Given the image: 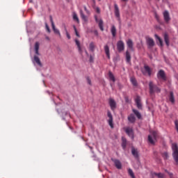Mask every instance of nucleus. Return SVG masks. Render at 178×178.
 Here are the masks:
<instances>
[{
	"instance_id": "obj_1",
	"label": "nucleus",
	"mask_w": 178,
	"mask_h": 178,
	"mask_svg": "<svg viewBox=\"0 0 178 178\" xmlns=\"http://www.w3.org/2000/svg\"><path fill=\"white\" fill-rule=\"evenodd\" d=\"M172 156L176 162L177 165H178V147L177 144L176 143H172Z\"/></svg>"
},
{
	"instance_id": "obj_2",
	"label": "nucleus",
	"mask_w": 178,
	"mask_h": 178,
	"mask_svg": "<svg viewBox=\"0 0 178 178\" xmlns=\"http://www.w3.org/2000/svg\"><path fill=\"white\" fill-rule=\"evenodd\" d=\"M149 88L150 94H154V92H161V88L156 86V85H154L152 81L149 83Z\"/></svg>"
},
{
	"instance_id": "obj_3",
	"label": "nucleus",
	"mask_w": 178,
	"mask_h": 178,
	"mask_svg": "<svg viewBox=\"0 0 178 178\" xmlns=\"http://www.w3.org/2000/svg\"><path fill=\"white\" fill-rule=\"evenodd\" d=\"M142 73L144 76H151V74H152V69H151L149 66L145 65L144 69L142 70Z\"/></svg>"
},
{
	"instance_id": "obj_4",
	"label": "nucleus",
	"mask_w": 178,
	"mask_h": 178,
	"mask_svg": "<svg viewBox=\"0 0 178 178\" xmlns=\"http://www.w3.org/2000/svg\"><path fill=\"white\" fill-rule=\"evenodd\" d=\"M107 117L108 118L107 120L108 126H110L111 129H113V115H112V113H111L110 111H107Z\"/></svg>"
},
{
	"instance_id": "obj_5",
	"label": "nucleus",
	"mask_w": 178,
	"mask_h": 178,
	"mask_svg": "<svg viewBox=\"0 0 178 178\" xmlns=\"http://www.w3.org/2000/svg\"><path fill=\"white\" fill-rule=\"evenodd\" d=\"M157 79H159V80H163V81H166V74L163 70H160L158 72Z\"/></svg>"
},
{
	"instance_id": "obj_6",
	"label": "nucleus",
	"mask_w": 178,
	"mask_h": 178,
	"mask_svg": "<svg viewBox=\"0 0 178 178\" xmlns=\"http://www.w3.org/2000/svg\"><path fill=\"white\" fill-rule=\"evenodd\" d=\"M156 136H157L156 131H153L152 133V135L148 136V141L152 145H154V144H155L154 140H156Z\"/></svg>"
},
{
	"instance_id": "obj_7",
	"label": "nucleus",
	"mask_w": 178,
	"mask_h": 178,
	"mask_svg": "<svg viewBox=\"0 0 178 178\" xmlns=\"http://www.w3.org/2000/svg\"><path fill=\"white\" fill-rule=\"evenodd\" d=\"M117 49L118 52H123L124 51V42L122 40L117 42Z\"/></svg>"
},
{
	"instance_id": "obj_8",
	"label": "nucleus",
	"mask_w": 178,
	"mask_h": 178,
	"mask_svg": "<svg viewBox=\"0 0 178 178\" xmlns=\"http://www.w3.org/2000/svg\"><path fill=\"white\" fill-rule=\"evenodd\" d=\"M126 134L131 137V138H134V131H133V128L131 127H126L124 128Z\"/></svg>"
},
{
	"instance_id": "obj_9",
	"label": "nucleus",
	"mask_w": 178,
	"mask_h": 178,
	"mask_svg": "<svg viewBox=\"0 0 178 178\" xmlns=\"http://www.w3.org/2000/svg\"><path fill=\"white\" fill-rule=\"evenodd\" d=\"M146 42L149 49L153 48L155 46V42L152 38H147Z\"/></svg>"
},
{
	"instance_id": "obj_10",
	"label": "nucleus",
	"mask_w": 178,
	"mask_h": 178,
	"mask_svg": "<svg viewBox=\"0 0 178 178\" xmlns=\"http://www.w3.org/2000/svg\"><path fill=\"white\" fill-rule=\"evenodd\" d=\"M95 20L96 23H98L99 27L102 31H104V21L102 19H98V17L95 15Z\"/></svg>"
},
{
	"instance_id": "obj_11",
	"label": "nucleus",
	"mask_w": 178,
	"mask_h": 178,
	"mask_svg": "<svg viewBox=\"0 0 178 178\" xmlns=\"http://www.w3.org/2000/svg\"><path fill=\"white\" fill-rule=\"evenodd\" d=\"M114 13L115 17L120 20V11L119 10V6L116 3L114 4Z\"/></svg>"
},
{
	"instance_id": "obj_12",
	"label": "nucleus",
	"mask_w": 178,
	"mask_h": 178,
	"mask_svg": "<svg viewBox=\"0 0 178 178\" xmlns=\"http://www.w3.org/2000/svg\"><path fill=\"white\" fill-rule=\"evenodd\" d=\"M163 16L164 17V22H165V23H169V22H170V15L169 14V11L165 10L163 13Z\"/></svg>"
},
{
	"instance_id": "obj_13",
	"label": "nucleus",
	"mask_w": 178,
	"mask_h": 178,
	"mask_svg": "<svg viewBox=\"0 0 178 178\" xmlns=\"http://www.w3.org/2000/svg\"><path fill=\"white\" fill-rule=\"evenodd\" d=\"M108 103L111 106V111H115L116 109V102H115V99L110 98Z\"/></svg>"
},
{
	"instance_id": "obj_14",
	"label": "nucleus",
	"mask_w": 178,
	"mask_h": 178,
	"mask_svg": "<svg viewBox=\"0 0 178 178\" xmlns=\"http://www.w3.org/2000/svg\"><path fill=\"white\" fill-rule=\"evenodd\" d=\"M137 108L138 109H141L143 108V105L141 104V98L140 96H137L136 99H135Z\"/></svg>"
},
{
	"instance_id": "obj_15",
	"label": "nucleus",
	"mask_w": 178,
	"mask_h": 178,
	"mask_svg": "<svg viewBox=\"0 0 178 178\" xmlns=\"http://www.w3.org/2000/svg\"><path fill=\"white\" fill-rule=\"evenodd\" d=\"M127 45L128 48H129V49H131V51H134V44L133 43V40H131V39H129L127 41Z\"/></svg>"
},
{
	"instance_id": "obj_16",
	"label": "nucleus",
	"mask_w": 178,
	"mask_h": 178,
	"mask_svg": "<svg viewBox=\"0 0 178 178\" xmlns=\"http://www.w3.org/2000/svg\"><path fill=\"white\" fill-rule=\"evenodd\" d=\"M113 162L114 163V165L117 169H122V163L118 159H114L113 160Z\"/></svg>"
},
{
	"instance_id": "obj_17",
	"label": "nucleus",
	"mask_w": 178,
	"mask_h": 178,
	"mask_svg": "<svg viewBox=\"0 0 178 178\" xmlns=\"http://www.w3.org/2000/svg\"><path fill=\"white\" fill-rule=\"evenodd\" d=\"M104 52L108 59H111V53L109 51V46H108V44L104 45Z\"/></svg>"
},
{
	"instance_id": "obj_18",
	"label": "nucleus",
	"mask_w": 178,
	"mask_h": 178,
	"mask_svg": "<svg viewBox=\"0 0 178 178\" xmlns=\"http://www.w3.org/2000/svg\"><path fill=\"white\" fill-rule=\"evenodd\" d=\"M51 28L54 34H57V35H58L60 38L62 37V35L60 34V31H59V29H56V27L55 26V24H53V26H51Z\"/></svg>"
},
{
	"instance_id": "obj_19",
	"label": "nucleus",
	"mask_w": 178,
	"mask_h": 178,
	"mask_svg": "<svg viewBox=\"0 0 178 178\" xmlns=\"http://www.w3.org/2000/svg\"><path fill=\"white\" fill-rule=\"evenodd\" d=\"M126 62L127 63H130L131 62V55L129 51H126Z\"/></svg>"
},
{
	"instance_id": "obj_20",
	"label": "nucleus",
	"mask_w": 178,
	"mask_h": 178,
	"mask_svg": "<svg viewBox=\"0 0 178 178\" xmlns=\"http://www.w3.org/2000/svg\"><path fill=\"white\" fill-rule=\"evenodd\" d=\"M33 60L38 65V66H42V63H41V60H40V58L38 56H33Z\"/></svg>"
},
{
	"instance_id": "obj_21",
	"label": "nucleus",
	"mask_w": 178,
	"mask_h": 178,
	"mask_svg": "<svg viewBox=\"0 0 178 178\" xmlns=\"http://www.w3.org/2000/svg\"><path fill=\"white\" fill-rule=\"evenodd\" d=\"M128 120L130 123H134L136 122V116H134V114H130L128 117Z\"/></svg>"
},
{
	"instance_id": "obj_22",
	"label": "nucleus",
	"mask_w": 178,
	"mask_h": 178,
	"mask_svg": "<svg viewBox=\"0 0 178 178\" xmlns=\"http://www.w3.org/2000/svg\"><path fill=\"white\" fill-rule=\"evenodd\" d=\"M75 43H76V45L78 47L79 52L80 54H83V51L81 50V46L80 45V41H79V40H77V39H75Z\"/></svg>"
},
{
	"instance_id": "obj_23",
	"label": "nucleus",
	"mask_w": 178,
	"mask_h": 178,
	"mask_svg": "<svg viewBox=\"0 0 178 178\" xmlns=\"http://www.w3.org/2000/svg\"><path fill=\"white\" fill-rule=\"evenodd\" d=\"M80 15L83 22H87L88 20L87 16L84 15V13H83V10H80Z\"/></svg>"
},
{
	"instance_id": "obj_24",
	"label": "nucleus",
	"mask_w": 178,
	"mask_h": 178,
	"mask_svg": "<svg viewBox=\"0 0 178 178\" xmlns=\"http://www.w3.org/2000/svg\"><path fill=\"white\" fill-rule=\"evenodd\" d=\"M108 77H109L111 81H112L113 83H115V81H116V79H115V76L111 71H109V72H108Z\"/></svg>"
},
{
	"instance_id": "obj_25",
	"label": "nucleus",
	"mask_w": 178,
	"mask_h": 178,
	"mask_svg": "<svg viewBox=\"0 0 178 178\" xmlns=\"http://www.w3.org/2000/svg\"><path fill=\"white\" fill-rule=\"evenodd\" d=\"M122 147L123 149H125L126 145H127V140H126V138L122 137Z\"/></svg>"
},
{
	"instance_id": "obj_26",
	"label": "nucleus",
	"mask_w": 178,
	"mask_h": 178,
	"mask_svg": "<svg viewBox=\"0 0 178 178\" xmlns=\"http://www.w3.org/2000/svg\"><path fill=\"white\" fill-rule=\"evenodd\" d=\"M153 176H156V177H158V178H165V174L162 172H159V173L154 172Z\"/></svg>"
},
{
	"instance_id": "obj_27",
	"label": "nucleus",
	"mask_w": 178,
	"mask_h": 178,
	"mask_svg": "<svg viewBox=\"0 0 178 178\" xmlns=\"http://www.w3.org/2000/svg\"><path fill=\"white\" fill-rule=\"evenodd\" d=\"M132 112H134L138 119H141V113L138 110L133 109Z\"/></svg>"
},
{
	"instance_id": "obj_28",
	"label": "nucleus",
	"mask_w": 178,
	"mask_h": 178,
	"mask_svg": "<svg viewBox=\"0 0 178 178\" xmlns=\"http://www.w3.org/2000/svg\"><path fill=\"white\" fill-rule=\"evenodd\" d=\"M111 32L113 37H116V27L115 26V25H113L111 26Z\"/></svg>"
},
{
	"instance_id": "obj_29",
	"label": "nucleus",
	"mask_w": 178,
	"mask_h": 178,
	"mask_svg": "<svg viewBox=\"0 0 178 178\" xmlns=\"http://www.w3.org/2000/svg\"><path fill=\"white\" fill-rule=\"evenodd\" d=\"M89 51L91 52H94V51H95V44L92 42L89 44Z\"/></svg>"
},
{
	"instance_id": "obj_30",
	"label": "nucleus",
	"mask_w": 178,
	"mask_h": 178,
	"mask_svg": "<svg viewBox=\"0 0 178 178\" xmlns=\"http://www.w3.org/2000/svg\"><path fill=\"white\" fill-rule=\"evenodd\" d=\"M132 155L135 158H138V152H137V149H136L134 147L131 149Z\"/></svg>"
},
{
	"instance_id": "obj_31",
	"label": "nucleus",
	"mask_w": 178,
	"mask_h": 178,
	"mask_svg": "<svg viewBox=\"0 0 178 178\" xmlns=\"http://www.w3.org/2000/svg\"><path fill=\"white\" fill-rule=\"evenodd\" d=\"M154 36H155V38H156V40H158V41L160 44V46L163 47V41L162 40V39L156 34H155Z\"/></svg>"
},
{
	"instance_id": "obj_32",
	"label": "nucleus",
	"mask_w": 178,
	"mask_h": 178,
	"mask_svg": "<svg viewBox=\"0 0 178 178\" xmlns=\"http://www.w3.org/2000/svg\"><path fill=\"white\" fill-rule=\"evenodd\" d=\"M169 99L172 104H175V95L173 94V92H170Z\"/></svg>"
},
{
	"instance_id": "obj_33",
	"label": "nucleus",
	"mask_w": 178,
	"mask_h": 178,
	"mask_svg": "<svg viewBox=\"0 0 178 178\" xmlns=\"http://www.w3.org/2000/svg\"><path fill=\"white\" fill-rule=\"evenodd\" d=\"M164 41L167 47H169V35H168V33L164 34Z\"/></svg>"
},
{
	"instance_id": "obj_34",
	"label": "nucleus",
	"mask_w": 178,
	"mask_h": 178,
	"mask_svg": "<svg viewBox=\"0 0 178 178\" xmlns=\"http://www.w3.org/2000/svg\"><path fill=\"white\" fill-rule=\"evenodd\" d=\"M128 173L131 178H136V176L134 175V172H133V170H131V168L128 170Z\"/></svg>"
},
{
	"instance_id": "obj_35",
	"label": "nucleus",
	"mask_w": 178,
	"mask_h": 178,
	"mask_svg": "<svg viewBox=\"0 0 178 178\" xmlns=\"http://www.w3.org/2000/svg\"><path fill=\"white\" fill-rule=\"evenodd\" d=\"M131 83L133 84V86H137V81L136 80V78L131 77Z\"/></svg>"
},
{
	"instance_id": "obj_36",
	"label": "nucleus",
	"mask_w": 178,
	"mask_h": 178,
	"mask_svg": "<svg viewBox=\"0 0 178 178\" xmlns=\"http://www.w3.org/2000/svg\"><path fill=\"white\" fill-rule=\"evenodd\" d=\"M40 50V42H36L35 43V51Z\"/></svg>"
},
{
	"instance_id": "obj_37",
	"label": "nucleus",
	"mask_w": 178,
	"mask_h": 178,
	"mask_svg": "<svg viewBox=\"0 0 178 178\" xmlns=\"http://www.w3.org/2000/svg\"><path fill=\"white\" fill-rule=\"evenodd\" d=\"M73 19H74V20L77 22V23H79V17H77V14H76V13L73 14Z\"/></svg>"
},
{
	"instance_id": "obj_38",
	"label": "nucleus",
	"mask_w": 178,
	"mask_h": 178,
	"mask_svg": "<svg viewBox=\"0 0 178 178\" xmlns=\"http://www.w3.org/2000/svg\"><path fill=\"white\" fill-rule=\"evenodd\" d=\"M162 156L163 159H168V158H169V154H168V152H165L162 154Z\"/></svg>"
},
{
	"instance_id": "obj_39",
	"label": "nucleus",
	"mask_w": 178,
	"mask_h": 178,
	"mask_svg": "<svg viewBox=\"0 0 178 178\" xmlns=\"http://www.w3.org/2000/svg\"><path fill=\"white\" fill-rule=\"evenodd\" d=\"M45 29H46L47 33H51V29H49V26H48L47 23H45Z\"/></svg>"
},
{
	"instance_id": "obj_40",
	"label": "nucleus",
	"mask_w": 178,
	"mask_h": 178,
	"mask_svg": "<svg viewBox=\"0 0 178 178\" xmlns=\"http://www.w3.org/2000/svg\"><path fill=\"white\" fill-rule=\"evenodd\" d=\"M73 27H74V30L76 37H80V35L79 34V32L77 31V29L76 28V26H74Z\"/></svg>"
},
{
	"instance_id": "obj_41",
	"label": "nucleus",
	"mask_w": 178,
	"mask_h": 178,
	"mask_svg": "<svg viewBox=\"0 0 178 178\" xmlns=\"http://www.w3.org/2000/svg\"><path fill=\"white\" fill-rule=\"evenodd\" d=\"M94 56H95L94 54H93V56L92 55L90 56L89 61L90 62V63H92V62H94Z\"/></svg>"
},
{
	"instance_id": "obj_42",
	"label": "nucleus",
	"mask_w": 178,
	"mask_h": 178,
	"mask_svg": "<svg viewBox=\"0 0 178 178\" xmlns=\"http://www.w3.org/2000/svg\"><path fill=\"white\" fill-rule=\"evenodd\" d=\"M86 80H87L88 84H89V86H91V79H90V76H87Z\"/></svg>"
},
{
	"instance_id": "obj_43",
	"label": "nucleus",
	"mask_w": 178,
	"mask_h": 178,
	"mask_svg": "<svg viewBox=\"0 0 178 178\" xmlns=\"http://www.w3.org/2000/svg\"><path fill=\"white\" fill-rule=\"evenodd\" d=\"M50 22L51 23V26H54V24H55V23L54 22V19H52V16L50 15Z\"/></svg>"
},
{
	"instance_id": "obj_44",
	"label": "nucleus",
	"mask_w": 178,
	"mask_h": 178,
	"mask_svg": "<svg viewBox=\"0 0 178 178\" xmlns=\"http://www.w3.org/2000/svg\"><path fill=\"white\" fill-rule=\"evenodd\" d=\"M65 34H66L67 38L68 40H70V38H72V37H70V34H69V32L65 33Z\"/></svg>"
},
{
	"instance_id": "obj_45",
	"label": "nucleus",
	"mask_w": 178,
	"mask_h": 178,
	"mask_svg": "<svg viewBox=\"0 0 178 178\" xmlns=\"http://www.w3.org/2000/svg\"><path fill=\"white\" fill-rule=\"evenodd\" d=\"M83 9L86 13H88V10H87V7L86 6H83Z\"/></svg>"
},
{
	"instance_id": "obj_46",
	"label": "nucleus",
	"mask_w": 178,
	"mask_h": 178,
	"mask_svg": "<svg viewBox=\"0 0 178 178\" xmlns=\"http://www.w3.org/2000/svg\"><path fill=\"white\" fill-rule=\"evenodd\" d=\"M97 13H101V10H99V8H96Z\"/></svg>"
},
{
	"instance_id": "obj_47",
	"label": "nucleus",
	"mask_w": 178,
	"mask_h": 178,
	"mask_svg": "<svg viewBox=\"0 0 178 178\" xmlns=\"http://www.w3.org/2000/svg\"><path fill=\"white\" fill-rule=\"evenodd\" d=\"M64 30H65V33H68L67 28L66 27V25H65V24H64Z\"/></svg>"
},
{
	"instance_id": "obj_48",
	"label": "nucleus",
	"mask_w": 178,
	"mask_h": 178,
	"mask_svg": "<svg viewBox=\"0 0 178 178\" xmlns=\"http://www.w3.org/2000/svg\"><path fill=\"white\" fill-rule=\"evenodd\" d=\"M40 50H35V53L36 55H40Z\"/></svg>"
},
{
	"instance_id": "obj_49",
	"label": "nucleus",
	"mask_w": 178,
	"mask_h": 178,
	"mask_svg": "<svg viewBox=\"0 0 178 178\" xmlns=\"http://www.w3.org/2000/svg\"><path fill=\"white\" fill-rule=\"evenodd\" d=\"M168 175H169L170 177L171 176H173V173H172V172H168Z\"/></svg>"
},
{
	"instance_id": "obj_50",
	"label": "nucleus",
	"mask_w": 178,
	"mask_h": 178,
	"mask_svg": "<svg viewBox=\"0 0 178 178\" xmlns=\"http://www.w3.org/2000/svg\"><path fill=\"white\" fill-rule=\"evenodd\" d=\"M85 53L86 54L87 56H89L88 52L87 51V50L85 51Z\"/></svg>"
},
{
	"instance_id": "obj_51",
	"label": "nucleus",
	"mask_w": 178,
	"mask_h": 178,
	"mask_svg": "<svg viewBox=\"0 0 178 178\" xmlns=\"http://www.w3.org/2000/svg\"><path fill=\"white\" fill-rule=\"evenodd\" d=\"M46 40H47V41H49V37H48V36H46Z\"/></svg>"
},
{
	"instance_id": "obj_52",
	"label": "nucleus",
	"mask_w": 178,
	"mask_h": 178,
	"mask_svg": "<svg viewBox=\"0 0 178 178\" xmlns=\"http://www.w3.org/2000/svg\"><path fill=\"white\" fill-rule=\"evenodd\" d=\"M165 172H166V173H168V175H169V171H168V170H165Z\"/></svg>"
},
{
	"instance_id": "obj_53",
	"label": "nucleus",
	"mask_w": 178,
	"mask_h": 178,
	"mask_svg": "<svg viewBox=\"0 0 178 178\" xmlns=\"http://www.w3.org/2000/svg\"><path fill=\"white\" fill-rule=\"evenodd\" d=\"M123 2H127L129 0H122Z\"/></svg>"
},
{
	"instance_id": "obj_54",
	"label": "nucleus",
	"mask_w": 178,
	"mask_h": 178,
	"mask_svg": "<svg viewBox=\"0 0 178 178\" xmlns=\"http://www.w3.org/2000/svg\"><path fill=\"white\" fill-rule=\"evenodd\" d=\"M170 178H174V177H173V175H172L171 177H170Z\"/></svg>"
},
{
	"instance_id": "obj_55",
	"label": "nucleus",
	"mask_w": 178,
	"mask_h": 178,
	"mask_svg": "<svg viewBox=\"0 0 178 178\" xmlns=\"http://www.w3.org/2000/svg\"><path fill=\"white\" fill-rule=\"evenodd\" d=\"M148 2H151V0H148Z\"/></svg>"
},
{
	"instance_id": "obj_56",
	"label": "nucleus",
	"mask_w": 178,
	"mask_h": 178,
	"mask_svg": "<svg viewBox=\"0 0 178 178\" xmlns=\"http://www.w3.org/2000/svg\"><path fill=\"white\" fill-rule=\"evenodd\" d=\"M99 1H101V0H99Z\"/></svg>"
}]
</instances>
